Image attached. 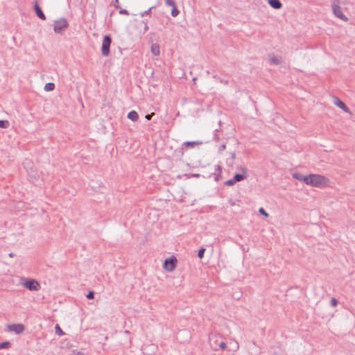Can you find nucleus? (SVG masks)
I'll return each mask as SVG.
<instances>
[{"label":"nucleus","mask_w":355,"mask_h":355,"mask_svg":"<svg viewBox=\"0 0 355 355\" xmlns=\"http://www.w3.org/2000/svg\"><path fill=\"white\" fill-rule=\"evenodd\" d=\"M239 170L242 172L241 174H236L234 176V181L240 182L247 178L248 177V170L245 167H240Z\"/></svg>","instance_id":"9"},{"label":"nucleus","mask_w":355,"mask_h":355,"mask_svg":"<svg viewBox=\"0 0 355 355\" xmlns=\"http://www.w3.org/2000/svg\"><path fill=\"white\" fill-rule=\"evenodd\" d=\"M222 339L218 334H214L209 336V345L214 350L218 349V343Z\"/></svg>","instance_id":"6"},{"label":"nucleus","mask_w":355,"mask_h":355,"mask_svg":"<svg viewBox=\"0 0 355 355\" xmlns=\"http://www.w3.org/2000/svg\"><path fill=\"white\" fill-rule=\"evenodd\" d=\"M87 297L88 299H93L94 298V292L92 291H89L87 295Z\"/></svg>","instance_id":"29"},{"label":"nucleus","mask_w":355,"mask_h":355,"mask_svg":"<svg viewBox=\"0 0 355 355\" xmlns=\"http://www.w3.org/2000/svg\"><path fill=\"white\" fill-rule=\"evenodd\" d=\"M268 4L275 9H280L282 4L279 0H268Z\"/></svg>","instance_id":"14"},{"label":"nucleus","mask_w":355,"mask_h":355,"mask_svg":"<svg viewBox=\"0 0 355 355\" xmlns=\"http://www.w3.org/2000/svg\"><path fill=\"white\" fill-rule=\"evenodd\" d=\"M225 145H223V146H221V147H220V150H225Z\"/></svg>","instance_id":"32"},{"label":"nucleus","mask_w":355,"mask_h":355,"mask_svg":"<svg viewBox=\"0 0 355 355\" xmlns=\"http://www.w3.org/2000/svg\"><path fill=\"white\" fill-rule=\"evenodd\" d=\"M125 334H129V331L128 330L125 331Z\"/></svg>","instance_id":"36"},{"label":"nucleus","mask_w":355,"mask_h":355,"mask_svg":"<svg viewBox=\"0 0 355 355\" xmlns=\"http://www.w3.org/2000/svg\"><path fill=\"white\" fill-rule=\"evenodd\" d=\"M150 52L155 56L160 54L159 45L158 44H152L150 46Z\"/></svg>","instance_id":"13"},{"label":"nucleus","mask_w":355,"mask_h":355,"mask_svg":"<svg viewBox=\"0 0 355 355\" xmlns=\"http://www.w3.org/2000/svg\"><path fill=\"white\" fill-rule=\"evenodd\" d=\"M127 117L132 121H137L139 119V115L136 111H131L128 114Z\"/></svg>","instance_id":"15"},{"label":"nucleus","mask_w":355,"mask_h":355,"mask_svg":"<svg viewBox=\"0 0 355 355\" xmlns=\"http://www.w3.org/2000/svg\"><path fill=\"white\" fill-rule=\"evenodd\" d=\"M55 333L56 334H58V336H62L64 334V333L63 332V331L61 329L60 327L59 326V324H56L55 327Z\"/></svg>","instance_id":"20"},{"label":"nucleus","mask_w":355,"mask_h":355,"mask_svg":"<svg viewBox=\"0 0 355 355\" xmlns=\"http://www.w3.org/2000/svg\"><path fill=\"white\" fill-rule=\"evenodd\" d=\"M111 42L112 40L109 35H105L104 37L101 46V53L103 56L107 57L110 55V46Z\"/></svg>","instance_id":"5"},{"label":"nucleus","mask_w":355,"mask_h":355,"mask_svg":"<svg viewBox=\"0 0 355 355\" xmlns=\"http://www.w3.org/2000/svg\"><path fill=\"white\" fill-rule=\"evenodd\" d=\"M9 256H10V257H12L14 256V254H13V253H10V254H9Z\"/></svg>","instance_id":"35"},{"label":"nucleus","mask_w":355,"mask_h":355,"mask_svg":"<svg viewBox=\"0 0 355 355\" xmlns=\"http://www.w3.org/2000/svg\"><path fill=\"white\" fill-rule=\"evenodd\" d=\"M10 343L8 341L0 343V349H8L10 347Z\"/></svg>","instance_id":"18"},{"label":"nucleus","mask_w":355,"mask_h":355,"mask_svg":"<svg viewBox=\"0 0 355 355\" xmlns=\"http://www.w3.org/2000/svg\"><path fill=\"white\" fill-rule=\"evenodd\" d=\"M269 60L271 63L274 64H279L280 63V59L275 55H270Z\"/></svg>","instance_id":"17"},{"label":"nucleus","mask_w":355,"mask_h":355,"mask_svg":"<svg viewBox=\"0 0 355 355\" xmlns=\"http://www.w3.org/2000/svg\"><path fill=\"white\" fill-rule=\"evenodd\" d=\"M333 103L336 106L341 109L343 112L348 114H351L348 107L345 104L344 102L340 100L338 97H334Z\"/></svg>","instance_id":"8"},{"label":"nucleus","mask_w":355,"mask_h":355,"mask_svg":"<svg viewBox=\"0 0 355 355\" xmlns=\"http://www.w3.org/2000/svg\"><path fill=\"white\" fill-rule=\"evenodd\" d=\"M293 178L297 180L304 182L306 184L308 183L309 175H304L300 173H294L293 174Z\"/></svg>","instance_id":"12"},{"label":"nucleus","mask_w":355,"mask_h":355,"mask_svg":"<svg viewBox=\"0 0 355 355\" xmlns=\"http://www.w3.org/2000/svg\"><path fill=\"white\" fill-rule=\"evenodd\" d=\"M227 345L225 342H223L222 340H220L218 343V349H225L226 348Z\"/></svg>","instance_id":"25"},{"label":"nucleus","mask_w":355,"mask_h":355,"mask_svg":"<svg viewBox=\"0 0 355 355\" xmlns=\"http://www.w3.org/2000/svg\"><path fill=\"white\" fill-rule=\"evenodd\" d=\"M332 10L335 16L338 18L345 21H347V17L343 13L342 9L338 5L333 4Z\"/></svg>","instance_id":"7"},{"label":"nucleus","mask_w":355,"mask_h":355,"mask_svg":"<svg viewBox=\"0 0 355 355\" xmlns=\"http://www.w3.org/2000/svg\"><path fill=\"white\" fill-rule=\"evenodd\" d=\"M202 144V141H185L183 145L189 147V148H193L196 145H200Z\"/></svg>","instance_id":"16"},{"label":"nucleus","mask_w":355,"mask_h":355,"mask_svg":"<svg viewBox=\"0 0 355 355\" xmlns=\"http://www.w3.org/2000/svg\"><path fill=\"white\" fill-rule=\"evenodd\" d=\"M179 12H179V10L177 9L176 6H175V7L172 8V10H171V15H172L173 17H176V16H178V14H179Z\"/></svg>","instance_id":"22"},{"label":"nucleus","mask_w":355,"mask_h":355,"mask_svg":"<svg viewBox=\"0 0 355 355\" xmlns=\"http://www.w3.org/2000/svg\"><path fill=\"white\" fill-rule=\"evenodd\" d=\"M307 185L322 189L331 187L332 182L324 175L320 174H309Z\"/></svg>","instance_id":"1"},{"label":"nucleus","mask_w":355,"mask_h":355,"mask_svg":"<svg viewBox=\"0 0 355 355\" xmlns=\"http://www.w3.org/2000/svg\"><path fill=\"white\" fill-rule=\"evenodd\" d=\"M154 115V113H151L150 114H147L145 116V118L147 119V120H150L152 116Z\"/></svg>","instance_id":"30"},{"label":"nucleus","mask_w":355,"mask_h":355,"mask_svg":"<svg viewBox=\"0 0 355 355\" xmlns=\"http://www.w3.org/2000/svg\"><path fill=\"white\" fill-rule=\"evenodd\" d=\"M205 251V248H201L200 250H199L198 254V256L199 258L202 259L203 257Z\"/></svg>","instance_id":"27"},{"label":"nucleus","mask_w":355,"mask_h":355,"mask_svg":"<svg viewBox=\"0 0 355 355\" xmlns=\"http://www.w3.org/2000/svg\"><path fill=\"white\" fill-rule=\"evenodd\" d=\"M21 284L31 291H38L40 288V284L34 279L22 277Z\"/></svg>","instance_id":"3"},{"label":"nucleus","mask_w":355,"mask_h":355,"mask_svg":"<svg viewBox=\"0 0 355 355\" xmlns=\"http://www.w3.org/2000/svg\"><path fill=\"white\" fill-rule=\"evenodd\" d=\"M232 159H234V158H235V154H234V153H232Z\"/></svg>","instance_id":"34"},{"label":"nucleus","mask_w":355,"mask_h":355,"mask_svg":"<svg viewBox=\"0 0 355 355\" xmlns=\"http://www.w3.org/2000/svg\"><path fill=\"white\" fill-rule=\"evenodd\" d=\"M55 88V85L53 83H46V91H52Z\"/></svg>","instance_id":"21"},{"label":"nucleus","mask_w":355,"mask_h":355,"mask_svg":"<svg viewBox=\"0 0 355 355\" xmlns=\"http://www.w3.org/2000/svg\"><path fill=\"white\" fill-rule=\"evenodd\" d=\"M76 355H83V354L80 352H78L77 353H76Z\"/></svg>","instance_id":"33"},{"label":"nucleus","mask_w":355,"mask_h":355,"mask_svg":"<svg viewBox=\"0 0 355 355\" xmlns=\"http://www.w3.org/2000/svg\"><path fill=\"white\" fill-rule=\"evenodd\" d=\"M68 26L69 23L64 17H60L53 21V31L56 34H63Z\"/></svg>","instance_id":"2"},{"label":"nucleus","mask_w":355,"mask_h":355,"mask_svg":"<svg viewBox=\"0 0 355 355\" xmlns=\"http://www.w3.org/2000/svg\"><path fill=\"white\" fill-rule=\"evenodd\" d=\"M119 13L120 14H123V15H128V11L126 10H121L119 11Z\"/></svg>","instance_id":"31"},{"label":"nucleus","mask_w":355,"mask_h":355,"mask_svg":"<svg viewBox=\"0 0 355 355\" xmlns=\"http://www.w3.org/2000/svg\"><path fill=\"white\" fill-rule=\"evenodd\" d=\"M165 3L167 6H171L172 8H173L176 6L175 3L173 0H166Z\"/></svg>","instance_id":"24"},{"label":"nucleus","mask_w":355,"mask_h":355,"mask_svg":"<svg viewBox=\"0 0 355 355\" xmlns=\"http://www.w3.org/2000/svg\"><path fill=\"white\" fill-rule=\"evenodd\" d=\"M177 262V259L172 256L171 258L165 259L163 268L167 272H173L176 267Z\"/></svg>","instance_id":"4"},{"label":"nucleus","mask_w":355,"mask_h":355,"mask_svg":"<svg viewBox=\"0 0 355 355\" xmlns=\"http://www.w3.org/2000/svg\"><path fill=\"white\" fill-rule=\"evenodd\" d=\"M8 329L10 331L19 334L24 331L25 327L22 324H12L8 326Z\"/></svg>","instance_id":"10"},{"label":"nucleus","mask_w":355,"mask_h":355,"mask_svg":"<svg viewBox=\"0 0 355 355\" xmlns=\"http://www.w3.org/2000/svg\"><path fill=\"white\" fill-rule=\"evenodd\" d=\"M236 183V182L234 181V178L232 179H230V180H228L227 181H226L225 184L228 186H232L234 185V184Z\"/></svg>","instance_id":"28"},{"label":"nucleus","mask_w":355,"mask_h":355,"mask_svg":"<svg viewBox=\"0 0 355 355\" xmlns=\"http://www.w3.org/2000/svg\"><path fill=\"white\" fill-rule=\"evenodd\" d=\"M329 304L332 307H336L338 305V302L336 298L333 297L330 300Z\"/></svg>","instance_id":"23"},{"label":"nucleus","mask_w":355,"mask_h":355,"mask_svg":"<svg viewBox=\"0 0 355 355\" xmlns=\"http://www.w3.org/2000/svg\"><path fill=\"white\" fill-rule=\"evenodd\" d=\"M259 212L261 215L264 216L265 217H268V216H269L268 214L265 211V209L263 208H260L259 209Z\"/></svg>","instance_id":"26"},{"label":"nucleus","mask_w":355,"mask_h":355,"mask_svg":"<svg viewBox=\"0 0 355 355\" xmlns=\"http://www.w3.org/2000/svg\"><path fill=\"white\" fill-rule=\"evenodd\" d=\"M9 126V122L7 120H0V128H7Z\"/></svg>","instance_id":"19"},{"label":"nucleus","mask_w":355,"mask_h":355,"mask_svg":"<svg viewBox=\"0 0 355 355\" xmlns=\"http://www.w3.org/2000/svg\"><path fill=\"white\" fill-rule=\"evenodd\" d=\"M33 9H34L35 12L37 15V16L40 19L44 20V13L43 12L42 8H40L37 1H35Z\"/></svg>","instance_id":"11"}]
</instances>
